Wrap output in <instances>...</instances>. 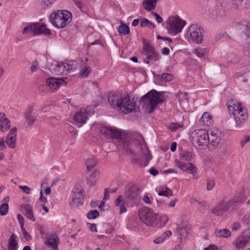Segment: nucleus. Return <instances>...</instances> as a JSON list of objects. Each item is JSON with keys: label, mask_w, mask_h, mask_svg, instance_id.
<instances>
[{"label": "nucleus", "mask_w": 250, "mask_h": 250, "mask_svg": "<svg viewBox=\"0 0 250 250\" xmlns=\"http://www.w3.org/2000/svg\"><path fill=\"white\" fill-rule=\"evenodd\" d=\"M140 102L143 107L146 106V111L151 113L156 108L158 104L163 103L160 98V94L156 90L153 89L144 95Z\"/></svg>", "instance_id": "3"}, {"label": "nucleus", "mask_w": 250, "mask_h": 250, "mask_svg": "<svg viewBox=\"0 0 250 250\" xmlns=\"http://www.w3.org/2000/svg\"><path fill=\"white\" fill-rule=\"evenodd\" d=\"M195 53L196 54V55L200 58L203 57L204 56V50L201 49H196Z\"/></svg>", "instance_id": "53"}, {"label": "nucleus", "mask_w": 250, "mask_h": 250, "mask_svg": "<svg viewBox=\"0 0 250 250\" xmlns=\"http://www.w3.org/2000/svg\"><path fill=\"white\" fill-rule=\"evenodd\" d=\"M25 119L28 125H32L37 120V115L34 112L33 106H30L25 113Z\"/></svg>", "instance_id": "21"}, {"label": "nucleus", "mask_w": 250, "mask_h": 250, "mask_svg": "<svg viewBox=\"0 0 250 250\" xmlns=\"http://www.w3.org/2000/svg\"><path fill=\"white\" fill-rule=\"evenodd\" d=\"M175 162V165L177 167L182 170L192 174L193 179H196L198 178V176L196 174L197 168L193 164L191 163H183L178 159H176Z\"/></svg>", "instance_id": "12"}, {"label": "nucleus", "mask_w": 250, "mask_h": 250, "mask_svg": "<svg viewBox=\"0 0 250 250\" xmlns=\"http://www.w3.org/2000/svg\"><path fill=\"white\" fill-rule=\"evenodd\" d=\"M119 207H120V214H122L123 213L126 212L127 209L125 206V204H122Z\"/></svg>", "instance_id": "63"}, {"label": "nucleus", "mask_w": 250, "mask_h": 250, "mask_svg": "<svg viewBox=\"0 0 250 250\" xmlns=\"http://www.w3.org/2000/svg\"><path fill=\"white\" fill-rule=\"evenodd\" d=\"M149 24H150V21L146 19H144L140 23V25L142 27H149Z\"/></svg>", "instance_id": "51"}, {"label": "nucleus", "mask_w": 250, "mask_h": 250, "mask_svg": "<svg viewBox=\"0 0 250 250\" xmlns=\"http://www.w3.org/2000/svg\"><path fill=\"white\" fill-rule=\"evenodd\" d=\"M202 28L198 24H194L190 25L187 31L188 38L192 42L197 43L202 42Z\"/></svg>", "instance_id": "10"}, {"label": "nucleus", "mask_w": 250, "mask_h": 250, "mask_svg": "<svg viewBox=\"0 0 250 250\" xmlns=\"http://www.w3.org/2000/svg\"><path fill=\"white\" fill-rule=\"evenodd\" d=\"M8 205L6 203H4L0 206V215L1 216L5 215L8 212Z\"/></svg>", "instance_id": "41"}, {"label": "nucleus", "mask_w": 250, "mask_h": 250, "mask_svg": "<svg viewBox=\"0 0 250 250\" xmlns=\"http://www.w3.org/2000/svg\"><path fill=\"white\" fill-rule=\"evenodd\" d=\"M21 228L25 239L27 241L31 240L32 237L31 235L26 231L24 226L21 227Z\"/></svg>", "instance_id": "45"}, {"label": "nucleus", "mask_w": 250, "mask_h": 250, "mask_svg": "<svg viewBox=\"0 0 250 250\" xmlns=\"http://www.w3.org/2000/svg\"><path fill=\"white\" fill-rule=\"evenodd\" d=\"M71 13L67 10L58 11L57 13L51 14L50 20L55 27L62 28L71 22Z\"/></svg>", "instance_id": "5"}, {"label": "nucleus", "mask_w": 250, "mask_h": 250, "mask_svg": "<svg viewBox=\"0 0 250 250\" xmlns=\"http://www.w3.org/2000/svg\"><path fill=\"white\" fill-rule=\"evenodd\" d=\"M99 215V211L95 209V210H91L89 211L86 215V216L88 219H94L96 218L97 217H98Z\"/></svg>", "instance_id": "40"}, {"label": "nucleus", "mask_w": 250, "mask_h": 250, "mask_svg": "<svg viewBox=\"0 0 250 250\" xmlns=\"http://www.w3.org/2000/svg\"><path fill=\"white\" fill-rule=\"evenodd\" d=\"M157 2V0H145L143 5L146 10L150 11L155 8Z\"/></svg>", "instance_id": "28"}, {"label": "nucleus", "mask_w": 250, "mask_h": 250, "mask_svg": "<svg viewBox=\"0 0 250 250\" xmlns=\"http://www.w3.org/2000/svg\"><path fill=\"white\" fill-rule=\"evenodd\" d=\"M215 233L216 237L219 238H228L231 235V232L226 229L216 230Z\"/></svg>", "instance_id": "30"}, {"label": "nucleus", "mask_w": 250, "mask_h": 250, "mask_svg": "<svg viewBox=\"0 0 250 250\" xmlns=\"http://www.w3.org/2000/svg\"><path fill=\"white\" fill-rule=\"evenodd\" d=\"M158 195L167 197L173 195L172 191L167 187L163 188L162 190L159 192Z\"/></svg>", "instance_id": "38"}, {"label": "nucleus", "mask_w": 250, "mask_h": 250, "mask_svg": "<svg viewBox=\"0 0 250 250\" xmlns=\"http://www.w3.org/2000/svg\"><path fill=\"white\" fill-rule=\"evenodd\" d=\"M248 242H249L242 233L241 235L237 237L233 245L237 249H241L244 248Z\"/></svg>", "instance_id": "26"}, {"label": "nucleus", "mask_w": 250, "mask_h": 250, "mask_svg": "<svg viewBox=\"0 0 250 250\" xmlns=\"http://www.w3.org/2000/svg\"><path fill=\"white\" fill-rule=\"evenodd\" d=\"M17 219L19 221L20 227H23L24 225V220L23 217L21 214H18L17 215Z\"/></svg>", "instance_id": "50"}, {"label": "nucleus", "mask_w": 250, "mask_h": 250, "mask_svg": "<svg viewBox=\"0 0 250 250\" xmlns=\"http://www.w3.org/2000/svg\"><path fill=\"white\" fill-rule=\"evenodd\" d=\"M72 68V66L68 63L60 62L58 63L54 70L58 75H66Z\"/></svg>", "instance_id": "19"}, {"label": "nucleus", "mask_w": 250, "mask_h": 250, "mask_svg": "<svg viewBox=\"0 0 250 250\" xmlns=\"http://www.w3.org/2000/svg\"><path fill=\"white\" fill-rule=\"evenodd\" d=\"M152 155L148 151L146 155V160L145 163L144 164V166L146 167L148 164L150 160L152 159Z\"/></svg>", "instance_id": "52"}, {"label": "nucleus", "mask_w": 250, "mask_h": 250, "mask_svg": "<svg viewBox=\"0 0 250 250\" xmlns=\"http://www.w3.org/2000/svg\"><path fill=\"white\" fill-rule=\"evenodd\" d=\"M142 41L143 46L142 50L141 55L144 62L148 64H152L154 62L158 61L161 59V56L157 52L154 47L151 45L150 42L143 38Z\"/></svg>", "instance_id": "4"}, {"label": "nucleus", "mask_w": 250, "mask_h": 250, "mask_svg": "<svg viewBox=\"0 0 250 250\" xmlns=\"http://www.w3.org/2000/svg\"><path fill=\"white\" fill-rule=\"evenodd\" d=\"M208 132L205 129H197L191 133L192 144L199 149H203L208 146Z\"/></svg>", "instance_id": "6"}, {"label": "nucleus", "mask_w": 250, "mask_h": 250, "mask_svg": "<svg viewBox=\"0 0 250 250\" xmlns=\"http://www.w3.org/2000/svg\"><path fill=\"white\" fill-rule=\"evenodd\" d=\"M22 212L24 216L28 219L33 222L35 221L32 207L29 204H24L21 206Z\"/></svg>", "instance_id": "22"}, {"label": "nucleus", "mask_w": 250, "mask_h": 250, "mask_svg": "<svg viewBox=\"0 0 250 250\" xmlns=\"http://www.w3.org/2000/svg\"><path fill=\"white\" fill-rule=\"evenodd\" d=\"M155 214L152 209L147 207L143 208L139 212L140 217L142 221L148 226L152 220Z\"/></svg>", "instance_id": "13"}, {"label": "nucleus", "mask_w": 250, "mask_h": 250, "mask_svg": "<svg viewBox=\"0 0 250 250\" xmlns=\"http://www.w3.org/2000/svg\"><path fill=\"white\" fill-rule=\"evenodd\" d=\"M28 31L31 32L34 35L39 34L50 35L51 34L50 30L46 28L44 24H41L39 22L29 24L23 28L22 33L25 34Z\"/></svg>", "instance_id": "9"}, {"label": "nucleus", "mask_w": 250, "mask_h": 250, "mask_svg": "<svg viewBox=\"0 0 250 250\" xmlns=\"http://www.w3.org/2000/svg\"><path fill=\"white\" fill-rule=\"evenodd\" d=\"M99 174L98 170H95L90 175L89 177L87 178V183L89 186L95 185L96 183V177Z\"/></svg>", "instance_id": "31"}, {"label": "nucleus", "mask_w": 250, "mask_h": 250, "mask_svg": "<svg viewBox=\"0 0 250 250\" xmlns=\"http://www.w3.org/2000/svg\"><path fill=\"white\" fill-rule=\"evenodd\" d=\"M250 141V136H245L241 141L240 145L242 147H243L245 144Z\"/></svg>", "instance_id": "46"}, {"label": "nucleus", "mask_w": 250, "mask_h": 250, "mask_svg": "<svg viewBox=\"0 0 250 250\" xmlns=\"http://www.w3.org/2000/svg\"><path fill=\"white\" fill-rule=\"evenodd\" d=\"M180 158L183 161H191L193 158L192 154L190 152L183 150L180 153Z\"/></svg>", "instance_id": "36"}, {"label": "nucleus", "mask_w": 250, "mask_h": 250, "mask_svg": "<svg viewBox=\"0 0 250 250\" xmlns=\"http://www.w3.org/2000/svg\"><path fill=\"white\" fill-rule=\"evenodd\" d=\"M177 230L178 233L184 238L187 237L188 235L187 228L185 225H177Z\"/></svg>", "instance_id": "34"}, {"label": "nucleus", "mask_w": 250, "mask_h": 250, "mask_svg": "<svg viewBox=\"0 0 250 250\" xmlns=\"http://www.w3.org/2000/svg\"><path fill=\"white\" fill-rule=\"evenodd\" d=\"M139 188L134 185L127 186L125 188L124 196L128 200L132 201L137 199Z\"/></svg>", "instance_id": "14"}, {"label": "nucleus", "mask_w": 250, "mask_h": 250, "mask_svg": "<svg viewBox=\"0 0 250 250\" xmlns=\"http://www.w3.org/2000/svg\"><path fill=\"white\" fill-rule=\"evenodd\" d=\"M54 0H42V5L43 9L49 8L54 2Z\"/></svg>", "instance_id": "44"}, {"label": "nucleus", "mask_w": 250, "mask_h": 250, "mask_svg": "<svg viewBox=\"0 0 250 250\" xmlns=\"http://www.w3.org/2000/svg\"><path fill=\"white\" fill-rule=\"evenodd\" d=\"M168 217L166 215H159L158 214L155 213L148 226L162 228L166 225Z\"/></svg>", "instance_id": "15"}, {"label": "nucleus", "mask_w": 250, "mask_h": 250, "mask_svg": "<svg viewBox=\"0 0 250 250\" xmlns=\"http://www.w3.org/2000/svg\"><path fill=\"white\" fill-rule=\"evenodd\" d=\"M198 208L200 212H203L206 208V203L204 201L199 202Z\"/></svg>", "instance_id": "49"}, {"label": "nucleus", "mask_w": 250, "mask_h": 250, "mask_svg": "<svg viewBox=\"0 0 250 250\" xmlns=\"http://www.w3.org/2000/svg\"><path fill=\"white\" fill-rule=\"evenodd\" d=\"M240 29L247 36H250V25L240 24Z\"/></svg>", "instance_id": "42"}, {"label": "nucleus", "mask_w": 250, "mask_h": 250, "mask_svg": "<svg viewBox=\"0 0 250 250\" xmlns=\"http://www.w3.org/2000/svg\"><path fill=\"white\" fill-rule=\"evenodd\" d=\"M222 137V133L218 130H212L208 133L209 144L216 146L220 143Z\"/></svg>", "instance_id": "16"}, {"label": "nucleus", "mask_w": 250, "mask_h": 250, "mask_svg": "<svg viewBox=\"0 0 250 250\" xmlns=\"http://www.w3.org/2000/svg\"><path fill=\"white\" fill-rule=\"evenodd\" d=\"M172 234L171 231L170 230H167L165 231L160 236L156 238L153 240V242L156 244H159L164 242L167 237L171 236Z\"/></svg>", "instance_id": "32"}, {"label": "nucleus", "mask_w": 250, "mask_h": 250, "mask_svg": "<svg viewBox=\"0 0 250 250\" xmlns=\"http://www.w3.org/2000/svg\"><path fill=\"white\" fill-rule=\"evenodd\" d=\"M73 119L77 123L84 124L87 119L86 111L85 109H81L80 112L74 115Z\"/></svg>", "instance_id": "25"}, {"label": "nucleus", "mask_w": 250, "mask_h": 250, "mask_svg": "<svg viewBox=\"0 0 250 250\" xmlns=\"http://www.w3.org/2000/svg\"><path fill=\"white\" fill-rule=\"evenodd\" d=\"M241 225L240 223L238 222H235L233 224L231 229L232 231H237L239 229Z\"/></svg>", "instance_id": "55"}, {"label": "nucleus", "mask_w": 250, "mask_h": 250, "mask_svg": "<svg viewBox=\"0 0 250 250\" xmlns=\"http://www.w3.org/2000/svg\"><path fill=\"white\" fill-rule=\"evenodd\" d=\"M38 64L36 61L34 62L32 65L30 66V71L32 72H35L38 68Z\"/></svg>", "instance_id": "59"}, {"label": "nucleus", "mask_w": 250, "mask_h": 250, "mask_svg": "<svg viewBox=\"0 0 250 250\" xmlns=\"http://www.w3.org/2000/svg\"><path fill=\"white\" fill-rule=\"evenodd\" d=\"M101 133L112 138L119 139L122 149L129 155L134 156L136 159L142 151L140 141L135 137L127 136L122 137V134L117 129H112L110 126H103L101 128Z\"/></svg>", "instance_id": "1"}, {"label": "nucleus", "mask_w": 250, "mask_h": 250, "mask_svg": "<svg viewBox=\"0 0 250 250\" xmlns=\"http://www.w3.org/2000/svg\"><path fill=\"white\" fill-rule=\"evenodd\" d=\"M17 236L14 233L12 234L8 240V250H16L18 242L16 241Z\"/></svg>", "instance_id": "29"}, {"label": "nucleus", "mask_w": 250, "mask_h": 250, "mask_svg": "<svg viewBox=\"0 0 250 250\" xmlns=\"http://www.w3.org/2000/svg\"><path fill=\"white\" fill-rule=\"evenodd\" d=\"M235 199H231L229 201H226L223 199L220 201L213 209L212 212L215 215L221 216L224 212L227 211L230 207L235 204Z\"/></svg>", "instance_id": "11"}, {"label": "nucleus", "mask_w": 250, "mask_h": 250, "mask_svg": "<svg viewBox=\"0 0 250 250\" xmlns=\"http://www.w3.org/2000/svg\"><path fill=\"white\" fill-rule=\"evenodd\" d=\"M157 39H159V40H163L164 41H167L169 42H170V43L172 42V39L171 38H169V37H162V36H161L160 35H158L157 36Z\"/></svg>", "instance_id": "62"}, {"label": "nucleus", "mask_w": 250, "mask_h": 250, "mask_svg": "<svg viewBox=\"0 0 250 250\" xmlns=\"http://www.w3.org/2000/svg\"><path fill=\"white\" fill-rule=\"evenodd\" d=\"M74 3L78 7V8L82 11V8L83 7V2L80 0H74Z\"/></svg>", "instance_id": "60"}, {"label": "nucleus", "mask_w": 250, "mask_h": 250, "mask_svg": "<svg viewBox=\"0 0 250 250\" xmlns=\"http://www.w3.org/2000/svg\"><path fill=\"white\" fill-rule=\"evenodd\" d=\"M90 73L91 69L90 67L86 63H84L82 67L81 70L79 74L81 77L86 78Z\"/></svg>", "instance_id": "35"}, {"label": "nucleus", "mask_w": 250, "mask_h": 250, "mask_svg": "<svg viewBox=\"0 0 250 250\" xmlns=\"http://www.w3.org/2000/svg\"><path fill=\"white\" fill-rule=\"evenodd\" d=\"M17 128L14 127L11 129L6 138V143L7 146L11 148H15L17 141Z\"/></svg>", "instance_id": "17"}, {"label": "nucleus", "mask_w": 250, "mask_h": 250, "mask_svg": "<svg viewBox=\"0 0 250 250\" xmlns=\"http://www.w3.org/2000/svg\"><path fill=\"white\" fill-rule=\"evenodd\" d=\"M243 235L246 238L249 242L250 241V229H248L242 233Z\"/></svg>", "instance_id": "57"}, {"label": "nucleus", "mask_w": 250, "mask_h": 250, "mask_svg": "<svg viewBox=\"0 0 250 250\" xmlns=\"http://www.w3.org/2000/svg\"><path fill=\"white\" fill-rule=\"evenodd\" d=\"M229 112L230 115L234 116L237 112L242 113L243 111H247L246 108L242 106L241 103H233L232 105L229 104L228 106Z\"/></svg>", "instance_id": "23"}, {"label": "nucleus", "mask_w": 250, "mask_h": 250, "mask_svg": "<svg viewBox=\"0 0 250 250\" xmlns=\"http://www.w3.org/2000/svg\"><path fill=\"white\" fill-rule=\"evenodd\" d=\"M0 130L5 132L10 127V121L6 118L4 113H0Z\"/></svg>", "instance_id": "27"}, {"label": "nucleus", "mask_w": 250, "mask_h": 250, "mask_svg": "<svg viewBox=\"0 0 250 250\" xmlns=\"http://www.w3.org/2000/svg\"><path fill=\"white\" fill-rule=\"evenodd\" d=\"M96 164V160L93 158L88 159L85 162L87 169L88 170H90V168L94 167Z\"/></svg>", "instance_id": "39"}, {"label": "nucleus", "mask_w": 250, "mask_h": 250, "mask_svg": "<svg viewBox=\"0 0 250 250\" xmlns=\"http://www.w3.org/2000/svg\"><path fill=\"white\" fill-rule=\"evenodd\" d=\"M212 118V115L208 112H205L199 119V122L202 125L209 126L211 125L213 123Z\"/></svg>", "instance_id": "24"}, {"label": "nucleus", "mask_w": 250, "mask_h": 250, "mask_svg": "<svg viewBox=\"0 0 250 250\" xmlns=\"http://www.w3.org/2000/svg\"><path fill=\"white\" fill-rule=\"evenodd\" d=\"M204 250H218L217 246L210 244L208 247L204 248Z\"/></svg>", "instance_id": "61"}, {"label": "nucleus", "mask_w": 250, "mask_h": 250, "mask_svg": "<svg viewBox=\"0 0 250 250\" xmlns=\"http://www.w3.org/2000/svg\"><path fill=\"white\" fill-rule=\"evenodd\" d=\"M19 188L21 189L26 194H29L30 188L26 186H20Z\"/></svg>", "instance_id": "56"}, {"label": "nucleus", "mask_w": 250, "mask_h": 250, "mask_svg": "<svg viewBox=\"0 0 250 250\" xmlns=\"http://www.w3.org/2000/svg\"><path fill=\"white\" fill-rule=\"evenodd\" d=\"M118 32L120 34L126 35L130 33V30L129 27L121 21V24L118 28Z\"/></svg>", "instance_id": "33"}, {"label": "nucleus", "mask_w": 250, "mask_h": 250, "mask_svg": "<svg viewBox=\"0 0 250 250\" xmlns=\"http://www.w3.org/2000/svg\"><path fill=\"white\" fill-rule=\"evenodd\" d=\"M122 204H124V202L123 200V196L122 195H119L118 196L117 199L115 201V205L116 206H120Z\"/></svg>", "instance_id": "47"}, {"label": "nucleus", "mask_w": 250, "mask_h": 250, "mask_svg": "<svg viewBox=\"0 0 250 250\" xmlns=\"http://www.w3.org/2000/svg\"><path fill=\"white\" fill-rule=\"evenodd\" d=\"M233 116L237 129L240 128L245 123L248 117L247 111H243L242 113L237 112Z\"/></svg>", "instance_id": "18"}, {"label": "nucleus", "mask_w": 250, "mask_h": 250, "mask_svg": "<svg viewBox=\"0 0 250 250\" xmlns=\"http://www.w3.org/2000/svg\"><path fill=\"white\" fill-rule=\"evenodd\" d=\"M173 76L169 73H163L161 75V79L166 82H170L173 79Z\"/></svg>", "instance_id": "43"}, {"label": "nucleus", "mask_w": 250, "mask_h": 250, "mask_svg": "<svg viewBox=\"0 0 250 250\" xmlns=\"http://www.w3.org/2000/svg\"><path fill=\"white\" fill-rule=\"evenodd\" d=\"M46 84L50 88L55 90L59 87L61 84L66 83L62 78H56L55 77H49L46 80Z\"/></svg>", "instance_id": "20"}, {"label": "nucleus", "mask_w": 250, "mask_h": 250, "mask_svg": "<svg viewBox=\"0 0 250 250\" xmlns=\"http://www.w3.org/2000/svg\"><path fill=\"white\" fill-rule=\"evenodd\" d=\"M46 244L53 249L54 250H58L57 239L54 238L49 237L46 242Z\"/></svg>", "instance_id": "37"}, {"label": "nucleus", "mask_w": 250, "mask_h": 250, "mask_svg": "<svg viewBox=\"0 0 250 250\" xmlns=\"http://www.w3.org/2000/svg\"><path fill=\"white\" fill-rule=\"evenodd\" d=\"M6 147L5 140L3 138L0 137V150H3Z\"/></svg>", "instance_id": "58"}, {"label": "nucleus", "mask_w": 250, "mask_h": 250, "mask_svg": "<svg viewBox=\"0 0 250 250\" xmlns=\"http://www.w3.org/2000/svg\"><path fill=\"white\" fill-rule=\"evenodd\" d=\"M152 14L155 17L156 20L159 23H161L163 21V20L162 17L160 16V15L155 13V12H152Z\"/></svg>", "instance_id": "54"}, {"label": "nucleus", "mask_w": 250, "mask_h": 250, "mask_svg": "<svg viewBox=\"0 0 250 250\" xmlns=\"http://www.w3.org/2000/svg\"><path fill=\"white\" fill-rule=\"evenodd\" d=\"M215 185L214 181L209 180L207 182V189L208 190H211Z\"/></svg>", "instance_id": "48"}, {"label": "nucleus", "mask_w": 250, "mask_h": 250, "mask_svg": "<svg viewBox=\"0 0 250 250\" xmlns=\"http://www.w3.org/2000/svg\"><path fill=\"white\" fill-rule=\"evenodd\" d=\"M84 198L83 189L80 186H75L72 189L69 199V205L71 209H75L83 204Z\"/></svg>", "instance_id": "7"}, {"label": "nucleus", "mask_w": 250, "mask_h": 250, "mask_svg": "<svg viewBox=\"0 0 250 250\" xmlns=\"http://www.w3.org/2000/svg\"><path fill=\"white\" fill-rule=\"evenodd\" d=\"M108 102L113 108L122 113H130L136 111L137 108L135 103L130 100L129 96L122 97L111 93L108 96Z\"/></svg>", "instance_id": "2"}, {"label": "nucleus", "mask_w": 250, "mask_h": 250, "mask_svg": "<svg viewBox=\"0 0 250 250\" xmlns=\"http://www.w3.org/2000/svg\"><path fill=\"white\" fill-rule=\"evenodd\" d=\"M89 226V229L92 231H97L96 225L95 224L87 223Z\"/></svg>", "instance_id": "64"}, {"label": "nucleus", "mask_w": 250, "mask_h": 250, "mask_svg": "<svg viewBox=\"0 0 250 250\" xmlns=\"http://www.w3.org/2000/svg\"><path fill=\"white\" fill-rule=\"evenodd\" d=\"M185 24L186 21L178 16H172L169 18V23L167 25V28L169 33L176 35L182 31Z\"/></svg>", "instance_id": "8"}]
</instances>
